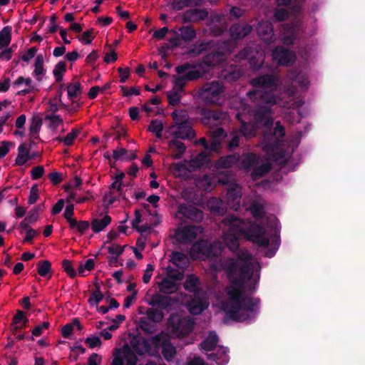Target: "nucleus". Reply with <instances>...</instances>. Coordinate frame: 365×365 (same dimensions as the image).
I'll use <instances>...</instances> for the list:
<instances>
[{"label": "nucleus", "instance_id": "79ce46f5", "mask_svg": "<svg viewBox=\"0 0 365 365\" xmlns=\"http://www.w3.org/2000/svg\"><path fill=\"white\" fill-rule=\"evenodd\" d=\"M148 130L155 133L157 138H161L162 132L163 130V122L158 119L152 120L150 123Z\"/></svg>", "mask_w": 365, "mask_h": 365}, {"label": "nucleus", "instance_id": "c85d7f7f", "mask_svg": "<svg viewBox=\"0 0 365 365\" xmlns=\"http://www.w3.org/2000/svg\"><path fill=\"white\" fill-rule=\"evenodd\" d=\"M208 205L210 211L218 215H223L227 212V207L221 200L212 198L209 201Z\"/></svg>", "mask_w": 365, "mask_h": 365}, {"label": "nucleus", "instance_id": "cd10ccee", "mask_svg": "<svg viewBox=\"0 0 365 365\" xmlns=\"http://www.w3.org/2000/svg\"><path fill=\"white\" fill-rule=\"evenodd\" d=\"M111 222V217L106 215L101 219L96 218L91 222L93 232L98 233L103 230Z\"/></svg>", "mask_w": 365, "mask_h": 365}, {"label": "nucleus", "instance_id": "58836bf2", "mask_svg": "<svg viewBox=\"0 0 365 365\" xmlns=\"http://www.w3.org/2000/svg\"><path fill=\"white\" fill-rule=\"evenodd\" d=\"M170 262L178 267L184 268L186 265V255L181 252L174 251L171 254Z\"/></svg>", "mask_w": 365, "mask_h": 365}, {"label": "nucleus", "instance_id": "5701e85b", "mask_svg": "<svg viewBox=\"0 0 365 365\" xmlns=\"http://www.w3.org/2000/svg\"><path fill=\"white\" fill-rule=\"evenodd\" d=\"M179 138H175L169 141L168 146L172 150V158L173 159H180L186 150L185 144L178 140Z\"/></svg>", "mask_w": 365, "mask_h": 365}, {"label": "nucleus", "instance_id": "0eeeda50", "mask_svg": "<svg viewBox=\"0 0 365 365\" xmlns=\"http://www.w3.org/2000/svg\"><path fill=\"white\" fill-rule=\"evenodd\" d=\"M153 342L155 346L161 347V354L166 361H170L176 356V348L169 339H164L160 334H157L153 336Z\"/></svg>", "mask_w": 365, "mask_h": 365}, {"label": "nucleus", "instance_id": "7ed1b4c3", "mask_svg": "<svg viewBox=\"0 0 365 365\" xmlns=\"http://www.w3.org/2000/svg\"><path fill=\"white\" fill-rule=\"evenodd\" d=\"M221 225L226 229L224 232L225 243L233 252L239 248L240 238H245L262 247L269 245V239L264 237V227L251 220L229 215L221 220Z\"/></svg>", "mask_w": 365, "mask_h": 365}, {"label": "nucleus", "instance_id": "680f3d73", "mask_svg": "<svg viewBox=\"0 0 365 365\" xmlns=\"http://www.w3.org/2000/svg\"><path fill=\"white\" fill-rule=\"evenodd\" d=\"M38 197V188L36 184H34L30 190L29 197L28 199V203L29 205L34 204Z\"/></svg>", "mask_w": 365, "mask_h": 365}, {"label": "nucleus", "instance_id": "a211bd4d", "mask_svg": "<svg viewBox=\"0 0 365 365\" xmlns=\"http://www.w3.org/2000/svg\"><path fill=\"white\" fill-rule=\"evenodd\" d=\"M228 351V348L219 346L216 352L207 354V358L210 361H215L217 365H225L230 359Z\"/></svg>", "mask_w": 365, "mask_h": 365}, {"label": "nucleus", "instance_id": "c9c22d12", "mask_svg": "<svg viewBox=\"0 0 365 365\" xmlns=\"http://www.w3.org/2000/svg\"><path fill=\"white\" fill-rule=\"evenodd\" d=\"M11 27L9 26H4L0 31V49L6 48L11 43Z\"/></svg>", "mask_w": 365, "mask_h": 365}, {"label": "nucleus", "instance_id": "09e8293b", "mask_svg": "<svg viewBox=\"0 0 365 365\" xmlns=\"http://www.w3.org/2000/svg\"><path fill=\"white\" fill-rule=\"evenodd\" d=\"M139 326L146 334H151L155 331L153 322L145 318H140L139 321Z\"/></svg>", "mask_w": 365, "mask_h": 365}, {"label": "nucleus", "instance_id": "dca6fc26", "mask_svg": "<svg viewBox=\"0 0 365 365\" xmlns=\"http://www.w3.org/2000/svg\"><path fill=\"white\" fill-rule=\"evenodd\" d=\"M252 30V26L248 24H235L230 26V32L233 39L240 40L248 36Z\"/></svg>", "mask_w": 365, "mask_h": 365}, {"label": "nucleus", "instance_id": "13d9d810", "mask_svg": "<svg viewBox=\"0 0 365 365\" xmlns=\"http://www.w3.org/2000/svg\"><path fill=\"white\" fill-rule=\"evenodd\" d=\"M211 133V138L214 140H219L222 143V140L227 137V133L224 128L222 127H217L213 129Z\"/></svg>", "mask_w": 365, "mask_h": 365}, {"label": "nucleus", "instance_id": "423d86ee", "mask_svg": "<svg viewBox=\"0 0 365 365\" xmlns=\"http://www.w3.org/2000/svg\"><path fill=\"white\" fill-rule=\"evenodd\" d=\"M200 123L209 127L221 125L226 118V113L218 109L202 108L199 110Z\"/></svg>", "mask_w": 365, "mask_h": 365}, {"label": "nucleus", "instance_id": "6e6d98bb", "mask_svg": "<svg viewBox=\"0 0 365 365\" xmlns=\"http://www.w3.org/2000/svg\"><path fill=\"white\" fill-rule=\"evenodd\" d=\"M74 214V206L72 204L68 205L64 210L63 217L69 224V227H73L75 223V219L71 216Z\"/></svg>", "mask_w": 365, "mask_h": 365}, {"label": "nucleus", "instance_id": "f8f14e48", "mask_svg": "<svg viewBox=\"0 0 365 365\" xmlns=\"http://www.w3.org/2000/svg\"><path fill=\"white\" fill-rule=\"evenodd\" d=\"M197 236L196 227L195 226H186L178 229L175 232L174 238L180 244L191 242Z\"/></svg>", "mask_w": 365, "mask_h": 365}, {"label": "nucleus", "instance_id": "c03bdc74", "mask_svg": "<svg viewBox=\"0 0 365 365\" xmlns=\"http://www.w3.org/2000/svg\"><path fill=\"white\" fill-rule=\"evenodd\" d=\"M38 274L43 277H47L51 272V263L48 260H40L36 264Z\"/></svg>", "mask_w": 365, "mask_h": 365}, {"label": "nucleus", "instance_id": "ea45409f", "mask_svg": "<svg viewBox=\"0 0 365 365\" xmlns=\"http://www.w3.org/2000/svg\"><path fill=\"white\" fill-rule=\"evenodd\" d=\"M82 93V86L78 81L71 83L67 86L68 98L73 100Z\"/></svg>", "mask_w": 365, "mask_h": 365}, {"label": "nucleus", "instance_id": "37998d69", "mask_svg": "<svg viewBox=\"0 0 365 365\" xmlns=\"http://www.w3.org/2000/svg\"><path fill=\"white\" fill-rule=\"evenodd\" d=\"M66 71V63L65 61H61L56 63L53 70V74L55 77L56 81L60 83L63 81V73Z\"/></svg>", "mask_w": 365, "mask_h": 365}, {"label": "nucleus", "instance_id": "a878e982", "mask_svg": "<svg viewBox=\"0 0 365 365\" xmlns=\"http://www.w3.org/2000/svg\"><path fill=\"white\" fill-rule=\"evenodd\" d=\"M159 291L165 294H173L178 289V284L176 282L168 278H164L158 283Z\"/></svg>", "mask_w": 365, "mask_h": 365}, {"label": "nucleus", "instance_id": "9d476101", "mask_svg": "<svg viewBox=\"0 0 365 365\" xmlns=\"http://www.w3.org/2000/svg\"><path fill=\"white\" fill-rule=\"evenodd\" d=\"M272 56L274 59L277 60L281 66H289L295 61L294 53L283 46H277L272 53Z\"/></svg>", "mask_w": 365, "mask_h": 365}, {"label": "nucleus", "instance_id": "b1692460", "mask_svg": "<svg viewBox=\"0 0 365 365\" xmlns=\"http://www.w3.org/2000/svg\"><path fill=\"white\" fill-rule=\"evenodd\" d=\"M171 116L174 120V124L170 126V130L174 129L178 125H182L190 122L189 115L185 110H175L171 113Z\"/></svg>", "mask_w": 365, "mask_h": 365}, {"label": "nucleus", "instance_id": "412c9836", "mask_svg": "<svg viewBox=\"0 0 365 365\" xmlns=\"http://www.w3.org/2000/svg\"><path fill=\"white\" fill-rule=\"evenodd\" d=\"M172 302V297L168 296V294H154L149 302V304L153 307H158L162 309H165L171 306Z\"/></svg>", "mask_w": 365, "mask_h": 365}, {"label": "nucleus", "instance_id": "aec40b11", "mask_svg": "<svg viewBox=\"0 0 365 365\" xmlns=\"http://www.w3.org/2000/svg\"><path fill=\"white\" fill-rule=\"evenodd\" d=\"M227 198L229 204L233 207L240 206L242 196L241 187L237 185L230 187L227 191Z\"/></svg>", "mask_w": 365, "mask_h": 365}, {"label": "nucleus", "instance_id": "052dcab7", "mask_svg": "<svg viewBox=\"0 0 365 365\" xmlns=\"http://www.w3.org/2000/svg\"><path fill=\"white\" fill-rule=\"evenodd\" d=\"M174 78H175V81H174L173 89L178 91L180 92H182L184 89V87L185 86V81H186L184 76L183 75L178 76H175Z\"/></svg>", "mask_w": 365, "mask_h": 365}, {"label": "nucleus", "instance_id": "a18cd8bd", "mask_svg": "<svg viewBox=\"0 0 365 365\" xmlns=\"http://www.w3.org/2000/svg\"><path fill=\"white\" fill-rule=\"evenodd\" d=\"M180 31L181 32V38L185 41H191L196 36L195 29L190 26H182Z\"/></svg>", "mask_w": 365, "mask_h": 365}, {"label": "nucleus", "instance_id": "f704fd0d", "mask_svg": "<svg viewBox=\"0 0 365 365\" xmlns=\"http://www.w3.org/2000/svg\"><path fill=\"white\" fill-rule=\"evenodd\" d=\"M242 75L241 69L236 68H231L230 69L225 70L222 73V78L229 83L235 82L238 80Z\"/></svg>", "mask_w": 365, "mask_h": 365}, {"label": "nucleus", "instance_id": "69168bd1", "mask_svg": "<svg viewBox=\"0 0 365 365\" xmlns=\"http://www.w3.org/2000/svg\"><path fill=\"white\" fill-rule=\"evenodd\" d=\"M44 172H45V170H44L43 166L38 165L36 167H34L31 170V179L36 180L41 178L43 175Z\"/></svg>", "mask_w": 365, "mask_h": 365}, {"label": "nucleus", "instance_id": "4468645a", "mask_svg": "<svg viewBox=\"0 0 365 365\" xmlns=\"http://www.w3.org/2000/svg\"><path fill=\"white\" fill-rule=\"evenodd\" d=\"M208 307V302L204 298L195 296L190 300L187 301V308L193 315L201 314Z\"/></svg>", "mask_w": 365, "mask_h": 365}, {"label": "nucleus", "instance_id": "5fc2aeb1", "mask_svg": "<svg viewBox=\"0 0 365 365\" xmlns=\"http://www.w3.org/2000/svg\"><path fill=\"white\" fill-rule=\"evenodd\" d=\"M90 222L86 220L77 221L75 219V223L73 227H69L70 229H76L77 231L81 234L83 235L85 232L89 228Z\"/></svg>", "mask_w": 365, "mask_h": 365}, {"label": "nucleus", "instance_id": "e433bc0d", "mask_svg": "<svg viewBox=\"0 0 365 365\" xmlns=\"http://www.w3.org/2000/svg\"><path fill=\"white\" fill-rule=\"evenodd\" d=\"M271 168L272 165L269 163H265L259 166H255L252 171V177L254 180L259 179L268 173Z\"/></svg>", "mask_w": 365, "mask_h": 365}, {"label": "nucleus", "instance_id": "2eb2a0df", "mask_svg": "<svg viewBox=\"0 0 365 365\" xmlns=\"http://www.w3.org/2000/svg\"><path fill=\"white\" fill-rule=\"evenodd\" d=\"M253 118L255 117L253 116ZM255 123H246L245 121L242 122L240 132L242 133V135L245 137L246 138H250L252 137H255L257 134V129L260 126H264L267 128H270L272 127V125H265L264 124L262 123H258L255 119H254Z\"/></svg>", "mask_w": 365, "mask_h": 365}, {"label": "nucleus", "instance_id": "bb28decb", "mask_svg": "<svg viewBox=\"0 0 365 365\" xmlns=\"http://www.w3.org/2000/svg\"><path fill=\"white\" fill-rule=\"evenodd\" d=\"M192 249L193 251L197 252L198 254H201L202 255L210 257L212 255H215L212 253V245L208 243L207 241L200 240L199 242H195Z\"/></svg>", "mask_w": 365, "mask_h": 365}, {"label": "nucleus", "instance_id": "864d4df0", "mask_svg": "<svg viewBox=\"0 0 365 365\" xmlns=\"http://www.w3.org/2000/svg\"><path fill=\"white\" fill-rule=\"evenodd\" d=\"M180 91L173 89L167 93L168 103L175 106L179 103L181 99Z\"/></svg>", "mask_w": 365, "mask_h": 365}, {"label": "nucleus", "instance_id": "39448f33", "mask_svg": "<svg viewBox=\"0 0 365 365\" xmlns=\"http://www.w3.org/2000/svg\"><path fill=\"white\" fill-rule=\"evenodd\" d=\"M224 92L222 84L218 81L205 83L200 89L199 94L206 103L217 104Z\"/></svg>", "mask_w": 365, "mask_h": 365}, {"label": "nucleus", "instance_id": "603ef678", "mask_svg": "<svg viewBox=\"0 0 365 365\" xmlns=\"http://www.w3.org/2000/svg\"><path fill=\"white\" fill-rule=\"evenodd\" d=\"M62 268L63 271L71 277L75 278L77 275V273L73 268L72 262L68 259H63L61 262Z\"/></svg>", "mask_w": 365, "mask_h": 365}, {"label": "nucleus", "instance_id": "20e7f679", "mask_svg": "<svg viewBox=\"0 0 365 365\" xmlns=\"http://www.w3.org/2000/svg\"><path fill=\"white\" fill-rule=\"evenodd\" d=\"M168 323L172 332L181 338L189 335L193 330L195 322L190 317H181L179 314H171Z\"/></svg>", "mask_w": 365, "mask_h": 365}, {"label": "nucleus", "instance_id": "49530a36", "mask_svg": "<svg viewBox=\"0 0 365 365\" xmlns=\"http://www.w3.org/2000/svg\"><path fill=\"white\" fill-rule=\"evenodd\" d=\"M148 319L152 322H160L164 317L163 312L161 310L148 308L146 311Z\"/></svg>", "mask_w": 365, "mask_h": 365}, {"label": "nucleus", "instance_id": "3c124183", "mask_svg": "<svg viewBox=\"0 0 365 365\" xmlns=\"http://www.w3.org/2000/svg\"><path fill=\"white\" fill-rule=\"evenodd\" d=\"M123 358L128 365H136L138 358L135 353L128 347L126 346L123 351Z\"/></svg>", "mask_w": 365, "mask_h": 365}, {"label": "nucleus", "instance_id": "de8ad7c7", "mask_svg": "<svg viewBox=\"0 0 365 365\" xmlns=\"http://www.w3.org/2000/svg\"><path fill=\"white\" fill-rule=\"evenodd\" d=\"M201 0H173L172 4L173 9L175 11L182 10L183 8L190 6L192 2L198 4Z\"/></svg>", "mask_w": 365, "mask_h": 365}, {"label": "nucleus", "instance_id": "4c0bfd02", "mask_svg": "<svg viewBox=\"0 0 365 365\" xmlns=\"http://www.w3.org/2000/svg\"><path fill=\"white\" fill-rule=\"evenodd\" d=\"M81 133L79 129L73 128L65 137H56L54 140L63 142L66 146H71L73 144L74 140Z\"/></svg>", "mask_w": 365, "mask_h": 365}, {"label": "nucleus", "instance_id": "4d7b16f0", "mask_svg": "<svg viewBox=\"0 0 365 365\" xmlns=\"http://www.w3.org/2000/svg\"><path fill=\"white\" fill-rule=\"evenodd\" d=\"M103 297L104 296L101 292L93 291L88 299V302L91 306H98L100 302L103 300Z\"/></svg>", "mask_w": 365, "mask_h": 365}, {"label": "nucleus", "instance_id": "9b49d317", "mask_svg": "<svg viewBox=\"0 0 365 365\" xmlns=\"http://www.w3.org/2000/svg\"><path fill=\"white\" fill-rule=\"evenodd\" d=\"M257 33L260 39L267 44L272 43L275 39L273 26L270 21H262L259 22Z\"/></svg>", "mask_w": 365, "mask_h": 365}, {"label": "nucleus", "instance_id": "bf43d9fd", "mask_svg": "<svg viewBox=\"0 0 365 365\" xmlns=\"http://www.w3.org/2000/svg\"><path fill=\"white\" fill-rule=\"evenodd\" d=\"M183 273L181 272H175L170 266L167 267V277L168 279L174 282L181 280L183 278Z\"/></svg>", "mask_w": 365, "mask_h": 365}, {"label": "nucleus", "instance_id": "7c9ffc66", "mask_svg": "<svg viewBox=\"0 0 365 365\" xmlns=\"http://www.w3.org/2000/svg\"><path fill=\"white\" fill-rule=\"evenodd\" d=\"M42 125V118L33 115L30 119L29 133L34 139H39L38 133H39Z\"/></svg>", "mask_w": 365, "mask_h": 365}, {"label": "nucleus", "instance_id": "393cba45", "mask_svg": "<svg viewBox=\"0 0 365 365\" xmlns=\"http://www.w3.org/2000/svg\"><path fill=\"white\" fill-rule=\"evenodd\" d=\"M30 148L25 143H21L18 147V155L15 160V165L22 166L31 160L29 154Z\"/></svg>", "mask_w": 365, "mask_h": 365}, {"label": "nucleus", "instance_id": "1a4fd4ad", "mask_svg": "<svg viewBox=\"0 0 365 365\" xmlns=\"http://www.w3.org/2000/svg\"><path fill=\"white\" fill-rule=\"evenodd\" d=\"M225 59V53L222 51H215L205 55L200 64L204 69H207V74L210 70L217 66L220 63L223 62Z\"/></svg>", "mask_w": 365, "mask_h": 365}, {"label": "nucleus", "instance_id": "338daca9", "mask_svg": "<svg viewBox=\"0 0 365 365\" xmlns=\"http://www.w3.org/2000/svg\"><path fill=\"white\" fill-rule=\"evenodd\" d=\"M85 343L88 344L91 349H93L96 346H100L101 341L98 336H94L92 337H87L85 339Z\"/></svg>", "mask_w": 365, "mask_h": 365}, {"label": "nucleus", "instance_id": "8fccbe9b", "mask_svg": "<svg viewBox=\"0 0 365 365\" xmlns=\"http://www.w3.org/2000/svg\"><path fill=\"white\" fill-rule=\"evenodd\" d=\"M45 120L50 121L49 128L51 130H56L60 124H63V119L59 115H47Z\"/></svg>", "mask_w": 365, "mask_h": 365}, {"label": "nucleus", "instance_id": "2f4dec72", "mask_svg": "<svg viewBox=\"0 0 365 365\" xmlns=\"http://www.w3.org/2000/svg\"><path fill=\"white\" fill-rule=\"evenodd\" d=\"M183 287L185 290L190 292H198L199 291V278L194 274L187 275Z\"/></svg>", "mask_w": 365, "mask_h": 365}, {"label": "nucleus", "instance_id": "e2e57ef3", "mask_svg": "<svg viewBox=\"0 0 365 365\" xmlns=\"http://www.w3.org/2000/svg\"><path fill=\"white\" fill-rule=\"evenodd\" d=\"M289 16V13L287 9L281 8L275 9L274 12V17L277 21H283Z\"/></svg>", "mask_w": 365, "mask_h": 365}, {"label": "nucleus", "instance_id": "f3484780", "mask_svg": "<svg viewBox=\"0 0 365 365\" xmlns=\"http://www.w3.org/2000/svg\"><path fill=\"white\" fill-rule=\"evenodd\" d=\"M284 135L285 131L284 126H282L279 122H277L275 127L274 128L273 136H274L277 140V142H279L280 139L284 138ZM278 148V143L274 144L267 143L264 145L263 150L267 153L272 154L274 152L277 151Z\"/></svg>", "mask_w": 365, "mask_h": 365}, {"label": "nucleus", "instance_id": "ddd939ff", "mask_svg": "<svg viewBox=\"0 0 365 365\" xmlns=\"http://www.w3.org/2000/svg\"><path fill=\"white\" fill-rule=\"evenodd\" d=\"M208 12L202 9H190L185 11L182 19L184 23L197 22L206 19Z\"/></svg>", "mask_w": 365, "mask_h": 365}, {"label": "nucleus", "instance_id": "f257e3e1", "mask_svg": "<svg viewBox=\"0 0 365 365\" xmlns=\"http://www.w3.org/2000/svg\"><path fill=\"white\" fill-rule=\"evenodd\" d=\"M252 255L247 251H240L237 258H227L222 262L227 277L232 285L228 288L227 299L222 303L225 318L237 322L250 323L255 321L259 312L260 299L244 294L245 283L251 293L255 289L256 280L250 282L253 275Z\"/></svg>", "mask_w": 365, "mask_h": 365}, {"label": "nucleus", "instance_id": "a19ab883", "mask_svg": "<svg viewBox=\"0 0 365 365\" xmlns=\"http://www.w3.org/2000/svg\"><path fill=\"white\" fill-rule=\"evenodd\" d=\"M258 163V158L255 153H249L243 155L241 164L246 170L250 169Z\"/></svg>", "mask_w": 365, "mask_h": 365}, {"label": "nucleus", "instance_id": "72a5a7b5", "mask_svg": "<svg viewBox=\"0 0 365 365\" xmlns=\"http://www.w3.org/2000/svg\"><path fill=\"white\" fill-rule=\"evenodd\" d=\"M207 69H204L199 63L197 68L187 71L184 76L186 81H194L202 77H207Z\"/></svg>", "mask_w": 365, "mask_h": 365}, {"label": "nucleus", "instance_id": "0e129e2a", "mask_svg": "<svg viewBox=\"0 0 365 365\" xmlns=\"http://www.w3.org/2000/svg\"><path fill=\"white\" fill-rule=\"evenodd\" d=\"M125 247L126 245L120 246L117 244H113L108 247V251L110 254L119 257L124 252Z\"/></svg>", "mask_w": 365, "mask_h": 365}, {"label": "nucleus", "instance_id": "774afa93", "mask_svg": "<svg viewBox=\"0 0 365 365\" xmlns=\"http://www.w3.org/2000/svg\"><path fill=\"white\" fill-rule=\"evenodd\" d=\"M73 331V327L72 325V322L66 324L61 328V334L63 337L65 339H69Z\"/></svg>", "mask_w": 365, "mask_h": 365}, {"label": "nucleus", "instance_id": "f03ea898", "mask_svg": "<svg viewBox=\"0 0 365 365\" xmlns=\"http://www.w3.org/2000/svg\"><path fill=\"white\" fill-rule=\"evenodd\" d=\"M253 88L247 92V96L257 107L254 110L255 119L265 125L274 123L270 116L271 108L279 103L282 98L275 93L277 78L272 74H265L254 78L250 81Z\"/></svg>", "mask_w": 365, "mask_h": 365}, {"label": "nucleus", "instance_id": "c756f323", "mask_svg": "<svg viewBox=\"0 0 365 365\" xmlns=\"http://www.w3.org/2000/svg\"><path fill=\"white\" fill-rule=\"evenodd\" d=\"M238 160V157L235 155H228L226 156L220 157L215 163L217 168H229L235 165Z\"/></svg>", "mask_w": 365, "mask_h": 365}, {"label": "nucleus", "instance_id": "6e6552de", "mask_svg": "<svg viewBox=\"0 0 365 365\" xmlns=\"http://www.w3.org/2000/svg\"><path fill=\"white\" fill-rule=\"evenodd\" d=\"M178 212L184 218L195 222H201L204 217L203 212L192 205H180Z\"/></svg>", "mask_w": 365, "mask_h": 365}, {"label": "nucleus", "instance_id": "6ab92c4d", "mask_svg": "<svg viewBox=\"0 0 365 365\" xmlns=\"http://www.w3.org/2000/svg\"><path fill=\"white\" fill-rule=\"evenodd\" d=\"M175 128L176 130L173 133L175 138L192 140L195 137V132L192 129L190 122L182 125H178Z\"/></svg>", "mask_w": 365, "mask_h": 365}, {"label": "nucleus", "instance_id": "4be33fe9", "mask_svg": "<svg viewBox=\"0 0 365 365\" xmlns=\"http://www.w3.org/2000/svg\"><path fill=\"white\" fill-rule=\"evenodd\" d=\"M219 341V337L215 331H210L208 336L200 344L201 349L211 351L215 349Z\"/></svg>", "mask_w": 365, "mask_h": 365}, {"label": "nucleus", "instance_id": "473e14b6", "mask_svg": "<svg viewBox=\"0 0 365 365\" xmlns=\"http://www.w3.org/2000/svg\"><path fill=\"white\" fill-rule=\"evenodd\" d=\"M43 56L42 54L37 55L35 63H34V71H33V76L37 79V81H41V76L46 73L43 68Z\"/></svg>", "mask_w": 365, "mask_h": 365}]
</instances>
